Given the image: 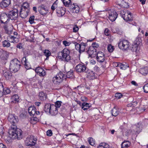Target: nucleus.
<instances>
[{"label":"nucleus","instance_id":"nucleus-33","mask_svg":"<svg viewBox=\"0 0 148 148\" xmlns=\"http://www.w3.org/2000/svg\"><path fill=\"white\" fill-rule=\"evenodd\" d=\"M90 107L89 104L88 103L84 102L82 103V108L84 110L88 109Z\"/></svg>","mask_w":148,"mask_h":148},{"label":"nucleus","instance_id":"nucleus-26","mask_svg":"<svg viewBox=\"0 0 148 148\" xmlns=\"http://www.w3.org/2000/svg\"><path fill=\"white\" fill-rule=\"evenodd\" d=\"M130 145L131 143L129 141L125 140L121 144V148H128Z\"/></svg>","mask_w":148,"mask_h":148},{"label":"nucleus","instance_id":"nucleus-48","mask_svg":"<svg viewBox=\"0 0 148 148\" xmlns=\"http://www.w3.org/2000/svg\"><path fill=\"white\" fill-rule=\"evenodd\" d=\"M34 18L35 16H32L29 17V22L31 24H32L34 23Z\"/></svg>","mask_w":148,"mask_h":148},{"label":"nucleus","instance_id":"nucleus-44","mask_svg":"<svg viewBox=\"0 0 148 148\" xmlns=\"http://www.w3.org/2000/svg\"><path fill=\"white\" fill-rule=\"evenodd\" d=\"M73 71L71 70L67 72L66 76L67 78H70L73 76Z\"/></svg>","mask_w":148,"mask_h":148},{"label":"nucleus","instance_id":"nucleus-19","mask_svg":"<svg viewBox=\"0 0 148 148\" xmlns=\"http://www.w3.org/2000/svg\"><path fill=\"white\" fill-rule=\"evenodd\" d=\"M96 58L98 62H102L105 60V57L103 52L99 51L97 54Z\"/></svg>","mask_w":148,"mask_h":148},{"label":"nucleus","instance_id":"nucleus-57","mask_svg":"<svg viewBox=\"0 0 148 148\" xmlns=\"http://www.w3.org/2000/svg\"><path fill=\"white\" fill-rule=\"evenodd\" d=\"M62 42L63 45L65 46H68L70 44V43L69 42H68L66 40L63 41Z\"/></svg>","mask_w":148,"mask_h":148},{"label":"nucleus","instance_id":"nucleus-20","mask_svg":"<svg viewBox=\"0 0 148 148\" xmlns=\"http://www.w3.org/2000/svg\"><path fill=\"white\" fill-rule=\"evenodd\" d=\"M35 71L40 76H44L46 75L45 71L40 67H36L35 69Z\"/></svg>","mask_w":148,"mask_h":148},{"label":"nucleus","instance_id":"nucleus-38","mask_svg":"<svg viewBox=\"0 0 148 148\" xmlns=\"http://www.w3.org/2000/svg\"><path fill=\"white\" fill-rule=\"evenodd\" d=\"M10 92V90L9 88H3V95H6L9 94Z\"/></svg>","mask_w":148,"mask_h":148},{"label":"nucleus","instance_id":"nucleus-2","mask_svg":"<svg viewBox=\"0 0 148 148\" xmlns=\"http://www.w3.org/2000/svg\"><path fill=\"white\" fill-rule=\"evenodd\" d=\"M70 51L68 49L65 48L62 51L58 53V58L65 63L69 62L71 60L70 55Z\"/></svg>","mask_w":148,"mask_h":148},{"label":"nucleus","instance_id":"nucleus-37","mask_svg":"<svg viewBox=\"0 0 148 148\" xmlns=\"http://www.w3.org/2000/svg\"><path fill=\"white\" fill-rule=\"evenodd\" d=\"M23 8V10H26L27 9L29 10V4L26 2H24L22 8Z\"/></svg>","mask_w":148,"mask_h":148},{"label":"nucleus","instance_id":"nucleus-3","mask_svg":"<svg viewBox=\"0 0 148 148\" xmlns=\"http://www.w3.org/2000/svg\"><path fill=\"white\" fill-rule=\"evenodd\" d=\"M20 66L21 63L20 61L17 59L15 58L11 61L10 69L14 72H16L19 70Z\"/></svg>","mask_w":148,"mask_h":148},{"label":"nucleus","instance_id":"nucleus-9","mask_svg":"<svg viewBox=\"0 0 148 148\" xmlns=\"http://www.w3.org/2000/svg\"><path fill=\"white\" fill-rule=\"evenodd\" d=\"M37 139L36 137L33 136H30L27 138L25 143L26 145L29 146L34 145L36 143Z\"/></svg>","mask_w":148,"mask_h":148},{"label":"nucleus","instance_id":"nucleus-4","mask_svg":"<svg viewBox=\"0 0 148 148\" xmlns=\"http://www.w3.org/2000/svg\"><path fill=\"white\" fill-rule=\"evenodd\" d=\"M119 12L121 17L126 21H131L133 20V17L130 12L124 10H120Z\"/></svg>","mask_w":148,"mask_h":148},{"label":"nucleus","instance_id":"nucleus-12","mask_svg":"<svg viewBox=\"0 0 148 148\" xmlns=\"http://www.w3.org/2000/svg\"><path fill=\"white\" fill-rule=\"evenodd\" d=\"M18 11L17 9H15L10 11L8 13L10 19L12 20H16L18 16Z\"/></svg>","mask_w":148,"mask_h":148},{"label":"nucleus","instance_id":"nucleus-60","mask_svg":"<svg viewBox=\"0 0 148 148\" xmlns=\"http://www.w3.org/2000/svg\"><path fill=\"white\" fill-rule=\"evenodd\" d=\"M79 28L77 27H74L73 28V31L74 32H76L78 30Z\"/></svg>","mask_w":148,"mask_h":148},{"label":"nucleus","instance_id":"nucleus-14","mask_svg":"<svg viewBox=\"0 0 148 148\" xmlns=\"http://www.w3.org/2000/svg\"><path fill=\"white\" fill-rule=\"evenodd\" d=\"M10 18L8 14L5 12L2 13L0 16V21L2 23H6L9 21Z\"/></svg>","mask_w":148,"mask_h":148},{"label":"nucleus","instance_id":"nucleus-61","mask_svg":"<svg viewBox=\"0 0 148 148\" xmlns=\"http://www.w3.org/2000/svg\"><path fill=\"white\" fill-rule=\"evenodd\" d=\"M0 148H7L5 145H4L3 144L0 143Z\"/></svg>","mask_w":148,"mask_h":148},{"label":"nucleus","instance_id":"nucleus-59","mask_svg":"<svg viewBox=\"0 0 148 148\" xmlns=\"http://www.w3.org/2000/svg\"><path fill=\"white\" fill-rule=\"evenodd\" d=\"M16 47L17 48H18L19 49H21L22 47V44L21 43H19L16 45Z\"/></svg>","mask_w":148,"mask_h":148},{"label":"nucleus","instance_id":"nucleus-7","mask_svg":"<svg viewBox=\"0 0 148 148\" xmlns=\"http://www.w3.org/2000/svg\"><path fill=\"white\" fill-rule=\"evenodd\" d=\"M64 78H65V75L62 72H60L55 77L53 78V82L55 84H59L63 81Z\"/></svg>","mask_w":148,"mask_h":148},{"label":"nucleus","instance_id":"nucleus-64","mask_svg":"<svg viewBox=\"0 0 148 148\" xmlns=\"http://www.w3.org/2000/svg\"><path fill=\"white\" fill-rule=\"evenodd\" d=\"M27 148H38L37 147L35 146L34 145L29 146Z\"/></svg>","mask_w":148,"mask_h":148},{"label":"nucleus","instance_id":"nucleus-52","mask_svg":"<svg viewBox=\"0 0 148 148\" xmlns=\"http://www.w3.org/2000/svg\"><path fill=\"white\" fill-rule=\"evenodd\" d=\"M137 101H135L132 103L129 104L127 105L128 107H134L137 105Z\"/></svg>","mask_w":148,"mask_h":148},{"label":"nucleus","instance_id":"nucleus-39","mask_svg":"<svg viewBox=\"0 0 148 148\" xmlns=\"http://www.w3.org/2000/svg\"><path fill=\"white\" fill-rule=\"evenodd\" d=\"M3 46L4 47H8L10 46V42L6 40H4L2 42Z\"/></svg>","mask_w":148,"mask_h":148},{"label":"nucleus","instance_id":"nucleus-17","mask_svg":"<svg viewBox=\"0 0 148 148\" xmlns=\"http://www.w3.org/2000/svg\"><path fill=\"white\" fill-rule=\"evenodd\" d=\"M108 13L109 19L112 22L115 21L118 16L115 10H112L109 11Z\"/></svg>","mask_w":148,"mask_h":148},{"label":"nucleus","instance_id":"nucleus-29","mask_svg":"<svg viewBox=\"0 0 148 148\" xmlns=\"http://www.w3.org/2000/svg\"><path fill=\"white\" fill-rule=\"evenodd\" d=\"M111 113L112 116H116L119 114V111L116 108L114 107L111 111Z\"/></svg>","mask_w":148,"mask_h":148},{"label":"nucleus","instance_id":"nucleus-5","mask_svg":"<svg viewBox=\"0 0 148 148\" xmlns=\"http://www.w3.org/2000/svg\"><path fill=\"white\" fill-rule=\"evenodd\" d=\"M99 45V44L95 42L92 43V46L90 47L87 51L89 57L92 58L97 54L96 50L95 48L98 47Z\"/></svg>","mask_w":148,"mask_h":148},{"label":"nucleus","instance_id":"nucleus-40","mask_svg":"<svg viewBox=\"0 0 148 148\" xmlns=\"http://www.w3.org/2000/svg\"><path fill=\"white\" fill-rule=\"evenodd\" d=\"M8 27V26L5 25L4 26V28L5 30L6 33L8 34H11L12 33V29H9Z\"/></svg>","mask_w":148,"mask_h":148},{"label":"nucleus","instance_id":"nucleus-54","mask_svg":"<svg viewBox=\"0 0 148 148\" xmlns=\"http://www.w3.org/2000/svg\"><path fill=\"white\" fill-rule=\"evenodd\" d=\"M123 95L122 94L117 93L115 94V97L118 99H120L122 97Z\"/></svg>","mask_w":148,"mask_h":148},{"label":"nucleus","instance_id":"nucleus-1","mask_svg":"<svg viewBox=\"0 0 148 148\" xmlns=\"http://www.w3.org/2000/svg\"><path fill=\"white\" fill-rule=\"evenodd\" d=\"M8 121L11 123V128L9 130L8 133L10 137L12 139H17L20 140L22 138V131L17 129L16 123L17 122L18 119L16 116L13 114H10L8 118Z\"/></svg>","mask_w":148,"mask_h":148},{"label":"nucleus","instance_id":"nucleus-27","mask_svg":"<svg viewBox=\"0 0 148 148\" xmlns=\"http://www.w3.org/2000/svg\"><path fill=\"white\" fill-rule=\"evenodd\" d=\"M140 73L142 74L145 75L148 73V68L147 67L141 68L139 70Z\"/></svg>","mask_w":148,"mask_h":148},{"label":"nucleus","instance_id":"nucleus-28","mask_svg":"<svg viewBox=\"0 0 148 148\" xmlns=\"http://www.w3.org/2000/svg\"><path fill=\"white\" fill-rule=\"evenodd\" d=\"M12 102L13 103L18 102L19 100L18 96L17 95H13L11 98Z\"/></svg>","mask_w":148,"mask_h":148},{"label":"nucleus","instance_id":"nucleus-56","mask_svg":"<svg viewBox=\"0 0 148 148\" xmlns=\"http://www.w3.org/2000/svg\"><path fill=\"white\" fill-rule=\"evenodd\" d=\"M46 133L47 135L48 136H51L52 134V132L51 130H48L47 132Z\"/></svg>","mask_w":148,"mask_h":148},{"label":"nucleus","instance_id":"nucleus-55","mask_svg":"<svg viewBox=\"0 0 148 148\" xmlns=\"http://www.w3.org/2000/svg\"><path fill=\"white\" fill-rule=\"evenodd\" d=\"M104 33L106 36H108L110 34L109 31L108 29L106 28L105 29L104 31Z\"/></svg>","mask_w":148,"mask_h":148},{"label":"nucleus","instance_id":"nucleus-46","mask_svg":"<svg viewBox=\"0 0 148 148\" xmlns=\"http://www.w3.org/2000/svg\"><path fill=\"white\" fill-rule=\"evenodd\" d=\"M88 141L90 144L91 145L93 146L95 145V140L92 138H89Z\"/></svg>","mask_w":148,"mask_h":148},{"label":"nucleus","instance_id":"nucleus-8","mask_svg":"<svg viewBox=\"0 0 148 148\" xmlns=\"http://www.w3.org/2000/svg\"><path fill=\"white\" fill-rule=\"evenodd\" d=\"M130 46L129 42L127 40H120L118 43L119 48L124 51L127 50Z\"/></svg>","mask_w":148,"mask_h":148},{"label":"nucleus","instance_id":"nucleus-51","mask_svg":"<svg viewBox=\"0 0 148 148\" xmlns=\"http://www.w3.org/2000/svg\"><path fill=\"white\" fill-rule=\"evenodd\" d=\"M122 6L124 8H127L129 7V6L128 3L123 1V2Z\"/></svg>","mask_w":148,"mask_h":148},{"label":"nucleus","instance_id":"nucleus-62","mask_svg":"<svg viewBox=\"0 0 148 148\" xmlns=\"http://www.w3.org/2000/svg\"><path fill=\"white\" fill-rule=\"evenodd\" d=\"M131 83L132 84L135 86H138V84L135 81H132Z\"/></svg>","mask_w":148,"mask_h":148},{"label":"nucleus","instance_id":"nucleus-50","mask_svg":"<svg viewBox=\"0 0 148 148\" xmlns=\"http://www.w3.org/2000/svg\"><path fill=\"white\" fill-rule=\"evenodd\" d=\"M143 89L144 90V92H148V84H146L144 85L143 87Z\"/></svg>","mask_w":148,"mask_h":148},{"label":"nucleus","instance_id":"nucleus-32","mask_svg":"<svg viewBox=\"0 0 148 148\" xmlns=\"http://www.w3.org/2000/svg\"><path fill=\"white\" fill-rule=\"evenodd\" d=\"M63 2L64 5L66 7H69L70 8H73L74 7H72L73 4L71 1H62Z\"/></svg>","mask_w":148,"mask_h":148},{"label":"nucleus","instance_id":"nucleus-18","mask_svg":"<svg viewBox=\"0 0 148 148\" xmlns=\"http://www.w3.org/2000/svg\"><path fill=\"white\" fill-rule=\"evenodd\" d=\"M140 44V42L138 39H136L132 44L131 50L132 51L137 52L139 49V45Z\"/></svg>","mask_w":148,"mask_h":148},{"label":"nucleus","instance_id":"nucleus-31","mask_svg":"<svg viewBox=\"0 0 148 148\" xmlns=\"http://www.w3.org/2000/svg\"><path fill=\"white\" fill-rule=\"evenodd\" d=\"M39 99L41 100H44L46 99L47 98L46 95L45 93L41 92L39 94Z\"/></svg>","mask_w":148,"mask_h":148},{"label":"nucleus","instance_id":"nucleus-30","mask_svg":"<svg viewBox=\"0 0 148 148\" xmlns=\"http://www.w3.org/2000/svg\"><path fill=\"white\" fill-rule=\"evenodd\" d=\"M116 64H117V67H119L121 69L125 70L129 66L127 65L122 64L120 63L115 62Z\"/></svg>","mask_w":148,"mask_h":148},{"label":"nucleus","instance_id":"nucleus-15","mask_svg":"<svg viewBox=\"0 0 148 148\" xmlns=\"http://www.w3.org/2000/svg\"><path fill=\"white\" fill-rule=\"evenodd\" d=\"M28 112L31 116L38 115L40 114V112L38 111H36L35 107L34 106H30L28 109Z\"/></svg>","mask_w":148,"mask_h":148},{"label":"nucleus","instance_id":"nucleus-45","mask_svg":"<svg viewBox=\"0 0 148 148\" xmlns=\"http://www.w3.org/2000/svg\"><path fill=\"white\" fill-rule=\"evenodd\" d=\"M142 125L140 124H138L136 127V131L137 133H139L142 130Z\"/></svg>","mask_w":148,"mask_h":148},{"label":"nucleus","instance_id":"nucleus-58","mask_svg":"<svg viewBox=\"0 0 148 148\" xmlns=\"http://www.w3.org/2000/svg\"><path fill=\"white\" fill-rule=\"evenodd\" d=\"M3 86L2 83L0 82V90L3 91Z\"/></svg>","mask_w":148,"mask_h":148},{"label":"nucleus","instance_id":"nucleus-41","mask_svg":"<svg viewBox=\"0 0 148 148\" xmlns=\"http://www.w3.org/2000/svg\"><path fill=\"white\" fill-rule=\"evenodd\" d=\"M61 101H57L55 103V105H54V106H56V109H54V110H56L57 111V113H58V110L57 109V108L60 107L61 105Z\"/></svg>","mask_w":148,"mask_h":148},{"label":"nucleus","instance_id":"nucleus-47","mask_svg":"<svg viewBox=\"0 0 148 148\" xmlns=\"http://www.w3.org/2000/svg\"><path fill=\"white\" fill-rule=\"evenodd\" d=\"M107 49L110 52H112L114 50V47L110 44L108 46Z\"/></svg>","mask_w":148,"mask_h":148},{"label":"nucleus","instance_id":"nucleus-34","mask_svg":"<svg viewBox=\"0 0 148 148\" xmlns=\"http://www.w3.org/2000/svg\"><path fill=\"white\" fill-rule=\"evenodd\" d=\"M86 46V44L84 43H81L80 44V49L79 50V52L81 53L84 52Z\"/></svg>","mask_w":148,"mask_h":148},{"label":"nucleus","instance_id":"nucleus-36","mask_svg":"<svg viewBox=\"0 0 148 148\" xmlns=\"http://www.w3.org/2000/svg\"><path fill=\"white\" fill-rule=\"evenodd\" d=\"M43 53L44 55L46 57V59L47 60L49 58V57L51 55V53L49 50L45 49L44 50Z\"/></svg>","mask_w":148,"mask_h":148},{"label":"nucleus","instance_id":"nucleus-16","mask_svg":"<svg viewBox=\"0 0 148 148\" xmlns=\"http://www.w3.org/2000/svg\"><path fill=\"white\" fill-rule=\"evenodd\" d=\"M9 53L2 49L0 50V58L1 60L5 62L7 60L9 57Z\"/></svg>","mask_w":148,"mask_h":148},{"label":"nucleus","instance_id":"nucleus-24","mask_svg":"<svg viewBox=\"0 0 148 148\" xmlns=\"http://www.w3.org/2000/svg\"><path fill=\"white\" fill-rule=\"evenodd\" d=\"M3 75L7 79H9L12 76V74L11 72L9 70L7 69H5L3 70Z\"/></svg>","mask_w":148,"mask_h":148},{"label":"nucleus","instance_id":"nucleus-6","mask_svg":"<svg viewBox=\"0 0 148 148\" xmlns=\"http://www.w3.org/2000/svg\"><path fill=\"white\" fill-rule=\"evenodd\" d=\"M56 109L54 105H51L50 104H46L45 106L44 110L46 112H49L51 115H55L57 114V111H54V110Z\"/></svg>","mask_w":148,"mask_h":148},{"label":"nucleus","instance_id":"nucleus-22","mask_svg":"<svg viewBox=\"0 0 148 148\" xmlns=\"http://www.w3.org/2000/svg\"><path fill=\"white\" fill-rule=\"evenodd\" d=\"M29 12V10H23V8H20V16L22 18H25L28 16Z\"/></svg>","mask_w":148,"mask_h":148},{"label":"nucleus","instance_id":"nucleus-10","mask_svg":"<svg viewBox=\"0 0 148 148\" xmlns=\"http://www.w3.org/2000/svg\"><path fill=\"white\" fill-rule=\"evenodd\" d=\"M38 10L40 14L43 16H46L49 11L48 8L42 4L38 7Z\"/></svg>","mask_w":148,"mask_h":148},{"label":"nucleus","instance_id":"nucleus-49","mask_svg":"<svg viewBox=\"0 0 148 148\" xmlns=\"http://www.w3.org/2000/svg\"><path fill=\"white\" fill-rule=\"evenodd\" d=\"M72 7H74L73 8H71V9H75V12L76 13H77L79 12V7L77 6L76 7H75V4L74 3H73L72 5V6H71Z\"/></svg>","mask_w":148,"mask_h":148},{"label":"nucleus","instance_id":"nucleus-21","mask_svg":"<svg viewBox=\"0 0 148 148\" xmlns=\"http://www.w3.org/2000/svg\"><path fill=\"white\" fill-rule=\"evenodd\" d=\"M10 4V0H3L0 3V7L2 8H5Z\"/></svg>","mask_w":148,"mask_h":148},{"label":"nucleus","instance_id":"nucleus-13","mask_svg":"<svg viewBox=\"0 0 148 148\" xmlns=\"http://www.w3.org/2000/svg\"><path fill=\"white\" fill-rule=\"evenodd\" d=\"M86 77L90 80H93L97 78L96 74L93 71L88 69L85 73Z\"/></svg>","mask_w":148,"mask_h":148},{"label":"nucleus","instance_id":"nucleus-11","mask_svg":"<svg viewBox=\"0 0 148 148\" xmlns=\"http://www.w3.org/2000/svg\"><path fill=\"white\" fill-rule=\"evenodd\" d=\"M88 69L85 65L84 64H79L77 65L75 67L76 71L81 73H85Z\"/></svg>","mask_w":148,"mask_h":148},{"label":"nucleus","instance_id":"nucleus-43","mask_svg":"<svg viewBox=\"0 0 148 148\" xmlns=\"http://www.w3.org/2000/svg\"><path fill=\"white\" fill-rule=\"evenodd\" d=\"M22 63L25 65V68H27V61L26 59V57L25 56L23 57L22 59L21 60Z\"/></svg>","mask_w":148,"mask_h":148},{"label":"nucleus","instance_id":"nucleus-35","mask_svg":"<svg viewBox=\"0 0 148 148\" xmlns=\"http://www.w3.org/2000/svg\"><path fill=\"white\" fill-rule=\"evenodd\" d=\"M109 146L108 144L102 143H101L98 147V148H109Z\"/></svg>","mask_w":148,"mask_h":148},{"label":"nucleus","instance_id":"nucleus-25","mask_svg":"<svg viewBox=\"0 0 148 148\" xmlns=\"http://www.w3.org/2000/svg\"><path fill=\"white\" fill-rule=\"evenodd\" d=\"M8 39L9 41L11 42L17 43L19 41V39L16 36L11 35L8 36Z\"/></svg>","mask_w":148,"mask_h":148},{"label":"nucleus","instance_id":"nucleus-63","mask_svg":"<svg viewBox=\"0 0 148 148\" xmlns=\"http://www.w3.org/2000/svg\"><path fill=\"white\" fill-rule=\"evenodd\" d=\"M33 9L35 13H37V8L36 7H33Z\"/></svg>","mask_w":148,"mask_h":148},{"label":"nucleus","instance_id":"nucleus-53","mask_svg":"<svg viewBox=\"0 0 148 148\" xmlns=\"http://www.w3.org/2000/svg\"><path fill=\"white\" fill-rule=\"evenodd\" d=\"M80 44H78L76 42L75 43V49L79 51V49H80Z\"/></svg>","mask_w":148,"mask_h":148},{"label":"nucleus","instance_id":"nucleus-42","mask_svg":"<svg viewBox=\"0 0 148 148\" xmlns=\"http://www.w3.org/2000/svg\"><path fill=\"white\" fill-rule=\"evenodd\" d=\"M58 2V1L57 0L53 3L51 8V9L52 10L54 11L56 8H57Z\"/></svg>","mask_w":148,"mask_h":148},{"label":"nucleus","instance_id":"nucleus-23","mask_svg":"<svg viewBox=\"0 0 148 148\" xmlns=\"http://www.w3.org/2000/svg\"><path fill=\"white\" fill-rule=\"evenodd\" d=\"M56 11L58 16L60 17L63 16L65 13V9L62 7H58Z\"/></svg>","mask_w":148,"mask_h":148}]
</instances>
